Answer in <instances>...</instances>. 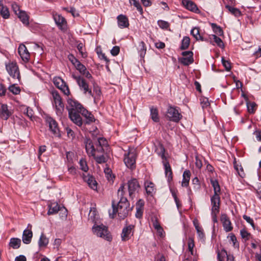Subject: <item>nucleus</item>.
Wrapping results in <instances>:
<instances>
[{
    "mask_svg": "<svg viewBox=\"0 0 261 261\" xmlns=\"http://www.w3.org/2000/svg\"><path fill=\"white\" fill-rule=\"evenodd\" d=\"M66 109L68 112L70 119L76 125L81 126L83 120L80 114L84 109V107L74 99L68 98L67 100Z\"/></svg>",
    "mask_w": 261,
    "mask_h": 261,
    "instance_id": "1",
    "label": "nucleus"
},
{
    "mask_svg": "<svg viewBox=\"0 0 261 261\" xmlns=\"http://www.w3.org/2000/svg\"><path fill=\"white\" fill-rule=\"evenodd\" d=\"M112 213L109 211L110 216L113 218L116 213L118 214V217L121 219H124L128 215V212L130 210L129 203L126 197H122L117 204V206L115 207L114 203L112 204Z\"/></svg>",
    "mask_w": 261,
    "mask_h": 261,
    "instance_id": "2",
    "label": "nucleus"
},
{
    "mask_svg": "<svg viewBox=\"0 0 261 261\" xmlns=\"http://www.w3.org/2000/svg\"><path fill=\"white\" fill-rule=\"evenodd\" d=\"M92 230L94 234L97 237L103 238L108 241H111L112 239L108 227L100 222L94 224L92 226Z\"/></svg>",
    "mask_w": 261,
    "mask_h": 261,
    "instance_id": "3",
    "label": "nucleus"
},
{
    "mask_svg": "<svg viewBox=\"0 0 261 261\" xmlns=\"http://www.w3.org/2000/svg\"><path fill=\"white\" fill-rule=\"evenodd\" d=\"M53 96V105L55 107L56 109V114L61 117L63 115L64 112V105L62 101V99L59 95L58 91L56 90H53L51 92Z\"/></svg>",
    "mask_w": 261,
    "mask_h": 261,
    "instance_id": "4",
    "label": "nucleus"
},
{
    "mask_svg": "<svg viewBox=\"0 0 261 261\" xmlns=\"http://www.w3.org/2000/svg\"><path fill=\"white\" fill-rule=\"evenodd\" d=\"M137 152L135 149L129 148L128 151L124 155L123 161L126 166L133 170L136 168Z\"/></svg>",
    "mask_w": 261,
    "mask_h": 261,
    "instance_id": "5",
    "label": "nucleus"
},
{
    "mask_svg": "<svg viewBox=\"0 0 261 261\" xmlns=\"http://www.w3.org/2000/svg\"><path fill=\"white\" fill-rule=\"evenodd\" d=\"M166 117L171 121L178 122L182 118L177 107L169 106L167 109Z\"/></svg>",
    "mask_w": 261,
    "mask_h": 261,
    "instance_id": "6",
    "label": "nucleus"
},
{
    "mask_svg": "<svg viewBox=\"0 0 261 261\" xmlns=\"http://www.w3.org/2000/svg\"><path fill=\"white\" fill-rule=\"evenodd\" d=\"M6 67L8 72L13 80H20L19 71L16 63H9L6 64Z\"/></svg>",
    "mask_w": 261,
    "mask_h": 261,
    "instance_id": "7",
    "label": "nucleus"
},
{
    "mask_svg": "<svg viewBox=\"0 0 261 261\" xmlns=\"http://www.w3.org/2000/svg\"><path fill=\"white\" fill-rule=\"evenodd\" d=\"M127 187L129 197L133 199L140 190L139 184L136 179L133 178L128 181Z\"/></svg>",
    "mask_w": 261,
    "mask_h": 261,
    "instance_id": "8",
    "label": "nucleus"
},
{
    "mask_svg": "<svg viewBox=\"0 0 261 261\" xmlns=\"http://www.w3.org/2000/svg\"><path fill=\"white\" fill-rule=\"evenodd\" d=\"M46 122L48 124L50 131L56 137H60L59 128L57 122L51 117L46 118Z\"/></svg>",
    "mask_w": 261,
    "mask_h": 261,
    "instance_id": "9",
    "label": "nucleus"
},
{
    "mask_svg": "<svg viewBox=\"0 0 261 261\" xmlns=\"http://www.w3.org/2000/svg\"><path fill=\"white\" fill-rule=\"evenodd\" d=\"M135 226L130 224L124 227L122 230L121 234V240L122 241L129 240L134 235Z\"/></svg>",
    "mask_w": 261,
    "mask_h": 261,
    "instance_id": "10",
    "label": "nucleus"
},
{
    "mask_svg": "<svg viewBox=\"0 0 261 261\" xmlns=\"http://www.w3.org/2000/svg\"><path fill=\"white\" fill-rule=\"evenodd\" d=\"M54 19L58 28L62 31L66 30L67 22L64 17L59 14H56L54 15Z\"/></svg>",
    "mask_w": 261,
    "mask_h": 261,
    "instance_id": "11",
    "label": "nucleus"
},
{
    "mask_svg": "<svg viewBox=\"0 0 261 261\" xmlns=\"http://www.w3.org/2000/svg\"><path fill=\"white\" fill-rule=\"evenodd\" d=\"M182 5L185 7V8L191 12H194L195 13H199L200 12V10L198 8L196 4L192 1L190 0H183L182 1Z\"/></svg>",
    "mask_w": 261,
    "mask_h": 261,
    "instance_id": "12",
    "label": "nucleus"
},
{
    "mask_svg": "<svg viewBox=\"0 0 261 261\" xmlns=\"http://www.w3.org/2000/svg\"><path fill=\"white\" fill-rule=\"evenodd\" d=\"M212 205L211 212H219L220 197V195H213L211 198Z\"/></svg>",
    "mask_w": 261,
    "mask_h": 261,
    "instance_id": "13",
    "label": "nucleus"
},
{
    "mask_svg": "<svg viewBox=\"0 0 261 261\" xmlns=\"http://www.w3.org/2000/svg\"><path fill=\"white\" fill-rule=\"evenodd\" d=\"M86 152L89 156L95 153V147L92 141L89 138H86L84 141Z\"/></svg>",
    "mask_w": 261,
    "mask_h": 261,
    "instance_id": "14",
    "label": "nucleus"
},
{
    "mask_svg": "<svg viewBox=\"0 0 261 261\" xmlns=\"http://www.w3.org/2000/svg\"><path fill=\"white\" fill-rule=\"evenodd\" d=\"M18 52L22 59L24 61H28L30 58V54L26 46L21 44L18 48Z\"/></svg>",
    "mask_w": 261,
    "mask_h": 261,
    "instance_id": "15",
    "label": "nucleus"
},
{
    "mask_svg": "<svg viewBox=\"0 0 261 261\" xmlns=\"http://www.w3.org/2000/svg\"><path fill=\"white\" fill-rule=\"evenodd\" d=\"M33 237V232L31 229H25L23 230L22 240L23 243L29 244L31 243Z\"/></svg>",
    "mask_w": 261,
    "mask_h": 261,
    "instance_id": "16",
    "label": "nucleus"
},
{
    "mask_svg": "<svg viewBox=\"0 0 261 261\" xmlns=\"http://www.w3.org/2000/svg\"><path fill=\"white\" fill-rule=\"evenodd\" d=\"M88 217L89 221L94 223V224L100 222L98 215L97 214L96 211L94 208H91Z\"/></svg>",
    "mask_w": 261,
    "mask_h": 261,
    "instance_id": "17",
    "label": "nucleus"
},
{
    "mask_svg": "<svg viewBox=\"0 0 261 261\" xmlns=\"http://www.w3.org/2000/svg\"><path fill=\"white\" fill-rule=\"evenodd\" d=\"M162 163L164 166L165 172L166 177L167 178L168 181L170 182L172 180V172L171 166L168 162L162 161Z\"/></svg>",
    "mask_w": 261,
    "mask_h": 261,
    "instance_id": "18",
    "label": "nucleus"
},
{
    "mask_svg": "<svg viewBox=\"0 0 261 261\" xmlns=\"http://www.w3.org/2000/svg\"><path fill=\"white\" fill-rule=\"evenodd\" d=\"M11 115L7 105L2 104L0 108V117L4 120H7Z\"/></svg>",
    "mask_w": 261,
    "mask_h": 261,
    "instance_id": "19",
    "label": "nucleus"
},
{
    "mask_svg": "<svg viewBox=\"0 0 261 261\" xmlns=\"http://www.w3.org/2000/svg\"><path fill=\"white\" fill-rule=\"evenodd\" d=\"M118 24L120 28H127L129 25V22L127 18L122 14L117 16Z\"/></svg>",
    "mask_w": 261,
    "mask_h": 261,
    "instance_id": "20",
    "label": "nucleus"
},
{
    "mask_svg": "<svg viewBox=\"0 0 261 261\" xmlns=\"http://www.w3.org/2000/svg\"><path fill=\"white\" fill-rule=\"evenodd\" d=\"M81 114L86 118V123L87 124H90L95 121L94 116L85 108H84Z\"/></svg>",
    "mask_w": 261,
    "mask_h": 261,
    "instance_id": "21",
    "label": "nucleus"
},
{
    "mask_svg": "<svg viewBox=\"0 0 261 261\" xmlns=\"http://www.w3.org/2000/svg\"><path fill=\"white\" fill-rule=\"evenodd\" d=\"M79 87L81 91L85 94L88 93L89 95L94 97L92 94L91 87L88 84V83H78Z\"/></svg>",
    "mask_w": 261,
    "mask_h": 261,
    "instance_id": "22",
    "label": "nucleus"
},
{
    "mask_svg": "<svg viewBox=\"0 0 261 261\" xmlns=\"http://www.w3.org/2000/svg\"><path fill=\"white\" fill-rule=\"evenodd\" d=\"M57 88L59 89L65 95H69L70 91L66 83H54Z\"/></svg>",
    "mask_w": 261,
    "mask_h": 261,
    "instance_id": "23",
    "label": "nucleus"
},
{
    "mask_svg": "<svg viewBox=\"0 0 261 261\" xmlns=\"http://www.w3.org/2000/svg\"><path fill=\"white\" fill-rule=\"evenodd\" d=\"M222 221L224 229L225 230V231L229 232L232 229L231 223L227 217L225 216L224 217H222Z\"/></svg>",
    "mask_w": 261,
    "mask_h": 261,
    "instance_id": "24",
    "label": "nucleus"
},
{
    "mask_svg": "<svg viewBox=\"0 0 261 261\" xmlns=\"http://www.w3.org/2000/svg\"><path fill=\"white\" fill-rule=\"evenodd\" d=\"M155 151L159 156H161L162 161H167V158L165 155V149L162 144H160L156 146Z\"/></svg>",
    "mask_w": 261,
    "mask_h": 261,
    "instance_id": "25",
    "label": "nucleus"
},
{
    "mask_svg": "<svg viewBox=\"0 0 261 261\" xmlns=\"http://www.w3.org/2000/svg\"><path fill=\"white\" fill-rule=\"evenodd\" d=\"M91 156L94 159L97 164H101L106 163L108 161L107 156L104 155L103 154H97L95 153L94 155H92Z\"/></svg>",
    "mask_w": 261,
    "mask_h": 261,
    "instance_id": "26",
    "label": "nucleus"
},
{
    "mask_svg": "<svg viewBox=\"0 0 261 261\" xmlns=\"http://www.w3.org/2000/svg\"><path fill=\"white\" fill-rule=\"evenodd\" d=\"M191 172L190 170H185L182 174V180L181 185L182 187H187L189 186V180L190 179Z\"/></svg>",
    "mask_w": 261,
    "mask_h": 261,
    "instance_id": "27",
    "label": "nucleus"
},
{
    "mask_svg": "<svg viewBox=\"0 0 261 261\" xmlns=\"http://www.w3.org/2000/svg\"><path fill=\"white\" fill-rule=\"evenodd\" d=\"M21 243V241L20 239L12 238L10 240L9 246L10 247L14 249H17L20 247Z\"/></svg>",
    "mask_w": 261,
    "mask_h": 261,
    "instance_id": "28",
    "label": "nucleus"
},
{
    "mask_svg": "<svg viewBox=\"0 0 261 261\" xmlns=\"http://www.w3.org/2000/svg\"><path fill=\"white\" fill-rule=\"evenodd\" d=\"M85 180L87 182L89 186L92 189L95 190L97 188V182L95 178L90 175L85 177Z\"/></svg>",
    "mask_w": 261,
    "mask_h": 261,
    "instance_id": "29",
    "label": "nucleus"
},
{
    "mask_svg": "<svg viewBox=\"0 0 261 261\" xmlns=\"http://www.w3.org/2000/svg\"><path fill=\"white\" fill-rule=\"evenodd\" d=\"M48 210L47 214L48 215L56 214L59 211V206L57 203L54 202L48 205Z\"/></svg>",
    "mask_w": 261,
    "mask_h": 261,
    "instance_id": "30",
    "label": "nucleus"
},
{
    "mask_svg": "<svg viewBox=\"0 0 261 261\" xmlns=\"http://www.w3.org/2000/svg\"><path fill=\"white\" fill-rule=\"evenodd\" d=\"M225 7L229 13L235 16H239L241 15V12L239 9L230 6L229 4H226Z\"/></svg>",
    "mask_w": 261,
    "mask_h": 261,
    "instance_id": "31",
    "label": "nucleus"
},
{
    "mask_svg": "<svg viewBox=\"0 0 261 261\" xmlns=\"http://www.w3.org/2000/svg\"><path fill=\"white\" fill-rule=\"evenodd\" d=\"M138 53L141 58H144L146 52V47L143 41L139 42L137 47Z\"/></svg>",
    "mask_w": 261,
    "mask_h": 261,
    "instance_id": "32",
    "label": "nucleus"
},
{
    "mask_svg": "<svg viewBox=\"0 0 261 261\" xmlns=\"http://www.w3.org/2000/svg\"><path fill=\"white\" fill-rule=\"evenodd\" d=\"M145 187L146 193L148 195H152L154 192V185L151 182H145Z\"/></svg>",
    "mask_w": 261,
    "mask_h": 261,
    "instance_id": "33",
    "label": "nucleus"
},
{
    "mask_svg": "<svg viewBox=\"0 0 261 261\" xmlns=\"http://www.w3.org/2000/svg\"><path fill=\"white\" fill-rule=\"evenodd\" d=\"M150 116L152 120L155 122H159L160 119L158 114V109L154 107L150 108Z\"/></svg>",
    "mask_w": 261,
    "mask_h": 261,
    "instance_id": "34",
    "label": "nucleus"
},
{
    "mask_svg": "<svg viewBox=\"0 0 261 261\" xmlns=\"http://www.w3.org/2000/svg\"><path fill=\"white\" fill-rule=\"evenodd\" d=\"M191 34L196 39V40H204V38L200 35L199 29L198 27L194 28L191 31Z\"/></svg>",
    "mask_w": 261,
    "mask_h": 261,
    "instance_id": "35",
    "label": "nucleus"
},
{
    "mask_svg": "<svg viewBox=\"0 0 261 261\" xmlns=\"http://www.w3.org/2000/svg\"><path fill=\"white\" fill-rule=\"evenodd\" d=\"M48 239L43 233H42L38 241L39 247L40 248L45 247L48 244Z\"/></svg>",
    "mask_w": 261,
    "mask_h": 261,
    "instance_id": "36",
    "label": "nucleus"
},
{
    "mask_svg": "<svg viewBox=\"0 0 261 261\" xmlns=\"http://www.w3.org/2000/svg\"><path fill=\"white\" fill-rule=\"evenodd\" d=\"M17 15H18V18L24 24H29V17L25 12L19 11V13Z\"/></svg>",
    "mask_w": 261,
    "mask_h": 261,
    "instance_id": "37",
    "label": "nucleus"
},
{
    "mask_svg": "<svg viewBox=\"0 0 261 261\" xmlns=\"http://www.w3.org/2000/svg\"><path fill=\"white\" fill-rule=\"evenodd\" d=\"M0 14L4 19L8 18L10 16L8 8L2 4L0 5Z\"/></svg>",
    "mask_w": 261,
    "mask_h": 261,
    "instance_id": "38",
    "label": "nucleus"
},
{
    "mask_svg": "<svg viewBox=\"0 0 261 261\" xmlns=\"http://www.w3.org/2000/svg\"><path fill=\"white\" fill-rule=\"evenodd\" d=\"M211 183L214 188V194L216 195H220V187L218 181L217 180H211Z\"/></svg>",
    "mask_w": 261,
    "mask_h": 261,
    "instance_id": "39",
    "label": "nucleus"
},
{
    "mask_svg": "<svg viewBox=\"0 0 261 261\" xmlns=\"http://www.w3.org/2000/svg\"><path fill=\"white\" fill-rule=\"evenodd\" d=\"M190 42V39L188 36L184 37L182 41L180 47V49L185 50L188 48Z\"/></svg>",
    "mask_w": 261,
    "mask_h": 261,
    "instance_id": "40",
    "label": "nucleus"
},
{
    "mask_svg": "<svg viewBox=\"0 0 261 261\" xmlns=\"http://www.w3.org/2000/svg\"><path fill=\"white\" fill-rule=\"evenodd\" d=\"M233 166L234 169L237 171L240 177L242 178H243L245 176V174L243 172V168L241 165H239L236 161V159H234V161L233 162Z\"/></svg>",
    "mask_w": 261,
    "mask_h": 261,
    "instance_id": "41",
    "label": "nucleus"
},
{
    "mask_svg": "<svg viewBox=\"0 0 261 261\" xmlns=\"http://www.w3.org/2000/svg\"><path fill=\"white\" fill-rule=\"evenodd\" d=\"M211 26L214 32L218 36H222L223 34V31L221 28L217 25L216 23H211Z\"/></svg>",
    "mask_w": 261,
    "mask_h": 261,
    "instance_id": "42",
    "label": "nucleus"
},
{
    "mask_svg": "<svg viewBox=\"0 0 261 261\" xmlns=\"http://www.w3.org/2000/svg\"><path fill=\"white\" fill-rule=\"evenodd\" d=\"M193 62V57H183L180 59V62L184 65H188Z\"/></svg>",
    "mask_w": 261,
    "mask_h": 261,
    "instance_id": "43",
    "label": "nucleus"
},
{
    "mask_svg": "<svg viewBox=\"0 0 261 261\" xmlns=\"http://www.w3.org/2000/svg\"><path fill=\"white\" fill-rule=\"evenodd\" d=\"M212 37L214 39L215 42L219 47L222 48H223L224 47V44L221 38L217 36L216 35H212Z\"/></svg>",
    "mask_w": 261,
    "mask_h": 261,
    "instance_id": "44",
    "label": "nucleus"
},
{
    "mask_svg": "<svg viewBox=\"0 0 261 261\" xmlns=\"http://www.w3.org/2000/svg\"><path fill=\"white\" fill-rule=\"evenodd\" d=\"M129 2L131 4L133 5L138 10V11L141 14H143V9L141 7L139 1L137 0H129Z\"/></svg>",
    "mask_w": 261,
    "mask_h": 261,
    "instance_id": "45",
    "label": "nucleus"
},
{
    "mask_svg": "<svg viewBox=\"0 0 261 261\" xmlns=\"http://www.w3.org/2000/svg\"><path fill=\"white\" fill-rule=\"evenodd\" d=\"M256 105L255 102H247V108L248 112L250 114H253L255 112V108Z\"/></svg>",
    "mask_w": 261,
    "mask_h": 261,
    "instance_id": "46",
    "label": "nucleus"
},
{
    "mask_svg": "<svg viewBox=\"0 0 261 261\" xmlns=\"http://www.w3.org/2000/svg\"><path fill=\"white\" fill-rule=\"evenodd\" d=\"M200 104L203 109L207 108L210 106V103L207 98L201 97L200 99Z\"/></svg>",
    "mask_w": 261,
    "mask_h": 261,
    "instance_id": "47",
    "label": "nucleus"
},
{
    "mask_svg": "<svg viewBox=\"0 0 261 261\" xmlns=\"http://www.w3.org/2000/svg\"><path fill=\"white\" fill-rule=\"evenodd\" d=\"M188 250L190 252L191 254L192 255H193V248L195 246L194 241L193 239H192V238H189L188 239Z\"/></svg>",
    "mask_w": 261,
    "mask_h": 261,
    "instance_id": "48",
    "label": "nucleus"
},
{
    "mask_svg": "<svg viewBox=\"0 0 261 261\" xmlns=\"http://www.w3.org/2000/svg\"><path fill=\"white\" fill-rule=\"evenodd\" d=\"M158 24L162 29H167L169 27V23L167 21L162 20H158Z\"/></svg>",
    "mask_w": 261,
    "mask_h": 261,
    "instance_id": "49",
    "label": "nucleus"
},
{
    "mask_svg": "<svg viewBox=\"0 0 261 261\" xmlns=\"http://www.w3.org/2000/svg\"><path fill=\"white\" fill-rule=\"evenodd\" d=\"M96 144H98L99 146L105 147L107 146L108 141L105 138L102 137H99L97 139Z\"/></svg>",
    "mask_w": 261,
    "mask_h": 261,
    "instance_id": "50",
    "label": "nucleus"
},
{
    "mask_svg": "<svg viewBox=\"0 0 261 261\" xmlns=\"http://www.w3.org/2000/svg\"><path fill=\"white\" fill-rule=\"evenodd\" d=\"M76 69L82 74L86 69V67L82 64L80 61L74 65Z\"/></svg>",
    "mask_w": 261,
    "mask_h": 261,
    "instance_id": "51",
    "label": "nucleus"
},
{
    "mask_svg": "<svg viewBox=\"0 0 261 261\" xmlns=\"http://www.w3.org/2000/svg\"><path fill=\"white\" fill-rule=\"evenodd\" d=\"M222 63L226 71H229L231 69L230 62L227 60H225L224 57L222 58Z\"/></svg>",
    "mask_w": 261,
    "mask_h": 261,
    "instance_id": "52",
    "label": "nucleus"
},
{
    "mask_svg": "<svg viewBox=\"0 0 261 261\" xmlns=\"http://www.w3.org/2000/svg\"><path fill=\"white\" fill-rule=\"evenodd\" d=\"M240 234L243 239L248 240L249 239L250 233L248 232L245 229H241L240 231Z\"/></svg>",
    "mask_w": 261,
    "mask_h": 261,
    "instance_id": "53",
    "label": "nucleus"
},
{
    "mask_svg": "<svg viewBox=\"0 0 261 261\" xmlns=\"http://www.w3.org/2000/svg\"><path fill=\"white\" fill-rule=\"evenodd\" d=\"M243 218L244 220H245L249 224H250L253 228L255 229V225L254 224V221L252 218H251L249 216H248L246 215H244L243 216Z\"/></svg>",
    "mask_w": 261,
    "mask_h": 261,
    "instance_id": "54",
    "label": "nucleus"
},
{
    "mask_svg": "<svg viewBox=\"0 0 261 261\" xmlns=\"http://www.w3.org/2000/svg\"><path fill=\"white\" fill-rule=\"evenodd\" d=\"M9 89V90L14 94H18L20 91L19 87H16L14 85L10 86Z\"/></svg>",
    "mask_w": 261,
    "mask_h": 261,
    "instance_id": "55",
    "label": "nucleus"
},
{
    "mask_svg": "<svg viewBox=\"0 0 261 261\" xmlns=\"http://www.w3.org/2000/svg\"><path fill=\"white\" fill-rule=\"evenodd\" d=\"M80 165L81 169L84 172H86L88 170V167L87 165L86 162L84 160H81L80 161Z\"/></svg>",
    "mask_w": 261,
    "mask_h": 261,
    "instance_id": "56",
    "label": "nucleus"
},
{
    "mask_svg": "<svg viewBox=\"0 0 261 261\" xmlns=\"http://www.w3.org/2000/svg\"><path fill=\"white\" fill-rule=\"evenodd\" d=\"M196 227H197V228H196V231H197V233L198 235L199 238L200 239H203L204 238L205 235L203 232L202 228L201 227H197V226Z\"/></svg>",
    "mask_w": 261,
    "mask_h": 261,
    "instance_id": "57",
    "label": "nucleus"
},
{
    "mask_svg": "<svg viewBox=\"0 0 261 261\" xmlns=\"http://www.w3.org/2000/svg\"><path fill=\"white\" fill-rule=\"evenodd\" d=\"M24 113L30 119L32 118L34 114L32 109L29 107L25 108V110L24 111Z\"/></svg>",
    "mask_w": 261,
    "mask_h": 261,
    "instance_id": "58",
    "label": "nucleus"
},
{
    "mask_svg": "<svg viewBox=\"0 0 261 261\" xmlns=\"http://www.w3.org/2000/svg\"><path fill=\"white\" fill-rule=\"evenodd\" d=\"M230 241L232 243L233 246L236 247L239 246V244L237 243V238L234 234L231 233L229 236Z\"/></svg>",
    "mask_w": 261,
    "mask_h": 261,
    "instance_id": "59",
    "label": "nucleus"
},
{
    "mask_svg": "<svg viewBox=\"0 0 261 261\" xmlns=\"http://www.w3.org/2000/svg\"><path fill=\"white\" fill-rule=\"evenodd\" d=\"M68 59L74 66L79 62L72 54H69L68 56Z\"/></svg>",
    "mask_w": 261,
    "mask_h": 261,
    "instance_id": "60",
    "label": "nucleus"
},
{
    "mask_svg": "<svg viewBox=\"0 0 261 261\" xmlns=\"http://www.w3.org/2000/svg\"><path fill=\"white\" fill-rule=\"evenodd\" d=\"M120 51V48L118 46H114L112 49L111 50V54L114 56H116L118 55Z\"/></svg>",
    "mask_w": 261,
    "mask_h": 261,
    "instance_id": "61",
    "label": "nucleus"
},
{
    "mask_svg": "<svg viewBox=\"0 0 261 261\" xmlns=\"http://www.w3.org/2000/svg\"><path fill=\"white\" fill-rule=\"evenodd\" d=\"M67 11L71 13L73 17H77L79 16V14L76 11V9L74 8H70V10H68L67 8H65Z\"/></svg>",
    "mask_w": 261,
    "mask_h": 261,
    "instance_id": "62",
    "label": "nucleus"
},
{
    "mask_svg": "<svg viewBox=\"0 0 261 261\" xmlns=\"http://www.w3.org/2000/svg\"><path fill=\"white\" fill-rule=\"evenodd\" d=\"M96 83H94V84L93 85V92L95 93L96 95L98 96H100L101 94V90L100 88L96 85Z\"/></svg>",
    "mask_w": 261,
    "mask_h": 261,
    "instance_id": "63",
    "label": "nucleus"
},
{
    "mask_svg": "<svg viewBox=\"0 0 261 261\" xmlns=\"http://www.w3.org/2000/svg\"><path fill=\"white\" fill-rule=\"evenodd\" d=\"M66 131L67 136L69 138H73L74 137V132L70 127H67L66 128Z\"/></svg>",
    "mask_w": 261,
    "mask_h": 261,
    "instance_id": "64",
    "label": "nucleus"
}]
</instances>
